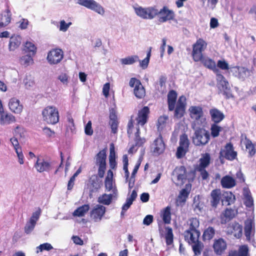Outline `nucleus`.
Segmentation results:
<instances>
[{"label":"nucleus","instance_id":"nucleus-19","mask_svg":"<svg viewBox=\"0 0 256 256\" xmlns=\"http://www.w3.org/2000/svg\"><path fill=\"white\" fill-rule=\"evenodd\" d=\"M102 181L100 180L96 175H92L90 178L88 184L90 191L91 192H96L100 188Z\"/></svg>","mask_w":256,"mask_h":256},{"label":"nucleus","instance_id":"nucleus-34","mask_svg":"<svg viewBox=\"0 0 256 256\" xmlns=\"http://www.w3.org/2000/svg\"><path fill=\"white\" fill-rule=\"evenodd\" d=\"M229 256H249L248 248L246 245L240 246L238 250L231 251Z\"/></svg>","mask_w":256,"mask_h":256},{"label":"nucleus","instance_id":"nucleus-26","mask_svg":"<svg viewBox=\"0 0 256 256\" xmlns=\"http://www.w3.org/2000/svg\"><path fill=\"white\" fill-rule=\"evenodd\" d=\"M221 192L220 189H215L212 191L210 193V204L213 208H216L219 204L221 199Z\"/></svg>","mask_w":256,"mask_h":256},{"label":"nucleus","instance_id":"nucleus-44","mask_svg":"<svg viewBox=\"0 0 256 256\" xmlns=\"http://www.w3.org/2000/svg\"><path fill=\"white\" fill-rule=\"evenodd\" d=\"M192 244V250L196 256H198L201 254V252L204 248L203 244L198 240Z\"/></svg>","mask_w":256,"mask_h":256},{"label":"nucleus","instance_id":"nucleus-60","mask_svg":"<svg viewBox=\"0 0 256 256\" xmlns=\"http://www.w3.org/2000/svg\"><path fill=\"white\" fill-rule=\"evenodd\" d=\"M168 119V117L166 116H160L158 120V127L160 128L161 126L162 128L163 126L166 124V120Z\"/></svg>","mask_w":256,"mask_h":256},{"label":"nucleus","instance_id":"nucleus-54","mask_svg":"<svg viewBox=\"0 0 256 256\" xmlns=\"http://www.w3.org/2000/svg\"><path fill=\"white\" fill-rule=\"evenodd\" d=\"M53 248L52 246L48 243H44L43 244H40L36 248L37 251L36 252L38 253L40 252H42L43 250H50Z\"/></svg>","mask_w":256,"mask_h":256},{"label":"nucleus","instance_id":"nucleus-20","mask_svg":"<svg viewBox=\"0 0 256 256\" xmlns=\"http://www.w3.org/2000/svg\"><path fill=\"white\" fill-rule=\"evenodd\" d=\"M110 124L112 129V132L114 134H116L118 131V122L116 110L114 108H112L110 110Z\"/></svg>","mask_w":256,"mask_h":256},{"label":"nucleus","instance_id":"nucleus-23","mask_svg":"<svg viewBox=\"0 0 256 256\" xmlns=\"http://www.w3.org/2000/svg\"><path fill=\"white\" fill-rule=\"evenodd\" d=\"M11 17L10 10L8 6L4 12L0 14V28H4L10 23Z\"/></svg>","mask_w":256,"mask_h":256},{"label":"nucleus","instance_id":"nucleus-45","mask_svg":"<svg viewBox=\"0 0 256 256\" xmlns=\"http://www.w3.org/2000/svg\"><path fill=\"white\" fill-rule=\"evenodd\" d=\"M165 234L166 242L167 245H170L173 242L174 235L172 228L169 226L166 228Z\"/></svg>","mask_w":256,"mask_h":256},{"label":"nucleus","instance_id":"nucleus-46","mask_svg":"<svg viewBox=\"0 0 256 256\" xmlns=\"http://www.w3.org/2000/svg\"><path fill=\"white\" fill-rule=\"evenodd\" d=\"M250 76V72L249 70L244 67H240L238 78L244 80L246 78Z\"/></svg>","mask_w":256,"mask_h":256},{"label":"nucleus","instance_id":"nucleus-52","mask_svg":"<svg viewBox=\"0 0 256 256\" xmlns=\"http://www.w3.org/2000/svg\"><path fill=\"white\" fill-rule=\"evenodd\" d=\"M246 150H248V154L250 156L254 155L256 153L255 148L252 142L249 140H246L245 143Z\"/></svg>","mask_w":256,"mask_h":256},{"label":"nucleus","instance_id":"nucleus-17","mask_svg":"<svg viewBox=\"0 0 256 256\" xmlns=\"http://www.w3.org/2000/svg\"><path fill=\"white\" fill-rule=\"evenodd\" d=\"M200 234V231L186 230L184 232V239L191 244L198 240Z\"/></svg>","mask_w":256,"mask_h":256},{"label":"nucleus","instance_id":"nucleus-56","mask_svg":"<svg viewBox=\"0 0 256 256\" xmlns=\"http://www.w3.org/2000/svg\"><path fill=\"white\" fill-rule=\"evenodd\" d=\"M185 110V108L182 106H176V108L174 111V116L177 118H182L184 114Z\"/></svg>","mask_w":256,"mask_h":256},{"label":"nucleus","instance_id":"nucleus-50","mask_svg":"<svg viewBox=\"0 0 256 256\" xmlns=\"http://www.w3.org/2000/svg\"><path fill=\"white\" fill-rule=\"evenodd\" d=\"M179 144L180 146H182L187 148H188L190 142L188 136L186 134H183L180 136Z\"/></svg>","mask_w":256,"mask_h":256},{"label":"nucleus","instance_id":"nucleus-58","mask_svg":"<svg viewBox=\"0 0 256 256\" xmlns=\"http://www.w3.org/2000/svg\"><path fill=\"white\" fill-rule=\"evenodd\" d=\"M35 226L34 224L28 221L24 227L25 232L27 234H30L34 229Z\"/></svg>","mask_w":256,"mask_h":256},{"label":"nucleus","instance_id":"nucleus-32","mask_svg":"<svg viewBox=\"0 0 256 256\" xmlns=\"http://www.w3.org/2000/svg\"><path fill=\"white\" fill-rule=\"evenodd\" d=\"M21 40L22 38L19 36H12L10 38L8 44L10 50L13 51L18 48L21 44Z\"/></svg>","mask_w":256,"mask_h":256},{"label":"nucleus","instance_id":"nucleus-40","mask_svg":"<svg viewBox=\"0 0 256 256\" xmlns=\"http://www.w3.org/2000/svg\"><path fill=\"white\" fill-rule=\"evenodd\" d=\"M32 56V54H28L20 57L19 60L20 64L25 66L32 64L34 63L32 56Z\"/></svg>","mask_w":256,"mask_h":256},{"label":"nucleus","instance_id":"nucleus-15","mask_svg":"<svg viewBox=\"0 0 256 256\" xmlns=\"http://www.w3.org/2000/svg\"><path fill=\"white\" fill-rule=\"evenodd\" d=\"M191 185L186 184L184 188H182L179 193L176 199L177 205H183L186 202L190 193Z\"/></svg>","mask_w":256,"mask_h":256},{"label":"nucleus","instance_id":"nucleus-64","mask_svg":"<svg viewBox=\"0 0 256 256\" xmlns=\"http://www.w3.org/2000/svg\"><path fill=\"white\" fill-rule=\"evenodd\" d=\"M153 216L150 214L147 215L143 220V224L146 226H149L153 222Z\"/></svg>","mask_w":256,"mask_h":256},{"label":"nucleus","instance_id":"nucleus-59","mask_svg":"<svg viewBox=\"0 0 256 256\" xmlns=\"http://www.w3.org/2000/svg\"><path fill=\"white\" fill-rule=\"evenodd\" d=\"M40 214V210H38L34 212L30 218L29 222H32L36 224V222L38 220Z\"/></svg>","mask_w":256,"mask_h":256},{"label":"nucleus","instance_id":"nucleus-47","mask_svg":"<svg viewBox=\"0 0 256 256\" xmlns=\"http://www.w3.org/2000/svg\"><path fill=\"white\" fill-rule=\"evenodd\" d=\"M190 228L188 230L192 231H199L198 228L200 226V222L198 219L196 218H192L189 220Z\"/></svg>","mask_w":256,"mask_h":256},{"label":"nucleus","instance_id":"nucleus-1","mask_svg":"<svg viewBox=\"0 0 256 256\" xmlns=\"http://www.w3.org/2000/svg\"><path fill=\"white\" fill-rule=\"evenodd\" d=\"M200 126H196V124H192L191 126L194 130L192 137V143L196 146H199L206 144L210 139L209 132L203 128H200Z\"/></svg>","mask_w":256,"mask_h":256},{"label":"nucleus","instance_id":"nucleus-62","mask_svg":"<svg viewBox=\"0 0 256 256\" xmlns=\"http://www.w3.org/2000/svg\"><path fill=\"white\" fill-rule=\"evenodd\" d=\"M10 141L14 146L15 151H16V150H21V148L20 146L19 142H18V139L15 137H12L10 139Z\"/></svg>","mask_w":256,"mask_h":256},{"label":"nucleus","instance_id":"nucleus-53","mask_svg":"<svg viewBox=\"0 0 256 256\" xmlns=\"http://www.w3.org/2000/svg\"><path fill=\"white\" fill-rule=\"evenodd\" d=\"M222 130V128L220 126L216 125V124H212L210 128L212 136L214 138L218 136Z\"/></svg>","mask_w":256,"mask_h":256},{"label":"nucleus","instance_id":"nucleus-14","mask_svg":"<svg viewBox=\"0 0 256 256\" xmlns=\"http://www.w3.org/2000/svg\"><path fill=\"white\" fill-rule=\"evenodd\" d=\"M173 175L176 176L178 181L177 185L184 184L187 178L186 168L184 166L176 167L173 172Z\"/></svg>","mask_w":256,"mask_h":256},{"label":"nucleus","instance_id":"nucleus-61","mask_svg":"<svg viewBox=\"0 0 256 256\" xmlns=\"http://www.w3.org/2000/svg\"><path fill=\"white\" fill-rule=\"evenodd\" d=\"M140 84H142L140 80L134 78H131L129 82L130 86L132 88L134 87V88H136V86H140Z\"/></svg>","mask_w":256,"mask_h":256},{"label":"nucleus","instance_id":"nucleus-13","mask_svg":"<svg viewBox=\"0 0 256 256\" xmlns=\"http://www.w3.org/2000/svg\"><path fill=\"white\" fill-rule=\"evenodd\" d=\"M113 172L112 170H109L107 172V176L104 180V185L106 190L108 191H112V194L117 195L118 190L116 186L113 183Z\"/></svg>","mask_w":256,"mask_h":256},{"label":"nucleus","instance_id":"nucleus-11","mask_svg":"<svg viewBox=\"0 0 256 256\" xmlns=\"http://www.w3.org/2000/svg\"><path fill=\"white\" fill-rule=\"evenodd\" d=\"M106 207L103 206L96 205L90 212V218L94 222H100L106 212Z\"/></svg>","mask_w":256,"mask_h":256},{"label":"nucleus","instance_id":"nucleus-27","mask_svg":"<svg viewBox=\"0 0 256 256\" xmlns=\"http://www.w3.org/2000/svg\"><path fill=\"white\" fill-rule=\"evenodd\" d=\"M210 114L212 120L216 124L220 122L224 118V114L216 108L210 109Z\"/></svg>","mask_w":256,"mask_h":256},{"label":"nucleus","instance_id":"nucleus-29","mask_svg":"<svg viewBox=\"0 0 256 256\" xmlns=\"http://www.w3.org/2000/svg\"><path fill=\"white\" fill-rule=\"evenodd\" d=\"M177 98V94L176 91L171 90L168 94V110L172 111L174 110L176 100Z\"/></svg>","mask_w":256,"mask_h":256},{"label":"nucleus","instance_id":"nucleus-37","mask_svg":"<svg viewBox=\"0 0 256 256\" xmlns=\"http://www.w3.org/2000/svg\"><path fill=\"white\" fill-rule=\"evenodd\" d=\"M116 196V195L113 194H104L99 196L98 198V202L105 205H109L111 203L112 198L115 197Z\"/></svg>","mask_w":256,"mask_h":256},{"label":"nucleus","instance_id":"nucleus-51","mask_svg":"<svg viewBox=\"0 0 256 256\" xmlns=\"http://www.w3.org/2000/svg\"><path fill=\"white\" fill-rule=\"evenodd\" d=\"M135 142L136 146H142L146 142L145 138H140V136L139 128H137L136 132L135 134Z\"/></svg>","mask_w":256,"mask_h":256},{"label":"nucleus","instance_id":"nucleus-48","mask_svg":"<svg viewBox=\"0 0 256 256\" xmlns=\"http://www.w3.org/2000/svg\"><path fill=\"white\" fill-rule=\"evenodd\" d=\"M134 91L135 96L138 98H142L145 95V90L142 84L136 86Z\"/></svg>","mask_w":256,"mask_h":256},{"label":"nucleus","instance_id":"nucleus-9","mask_svg":"<svg viewBox=\"0 0 256 256\" xmlns=\"http://www.w3.org/2000/svg\"><path fill=\"white\" fill-rule=\"evenodd\" d=\"M236 152L234 150L232 144L231 143H228L226 144L224 149L220 150L219 158L221 161L224 158L232 160L236 158Z\"/></svg>","mask_w":256,"mask_h":256},{"label":"nucleus","instance_id":"nucleus-63","mask_svg":"<svg viewBox=\"0 0 256 256\" xmlns=\"http://www.w3.org/2000/svg\"><path fill=\"white\" fill-rule=\"evenodd\" d=\"M85 133L86 135L92 136L93 134V130L92 128V122L89 121L85 126Z\"/></svg>","mask_w":256,"mask_h":256},{"label":"nucleus","instance_id":"nucleus-35","mask_svg":"<svg viewBox=\"0 0 256 256\" xmlns=\"http://www.w3.org/2000/svg\"><path fill=\"white\" fill-rule=\"evenodd\" d=\"M106 152L102 150L96 156V164L98 166H106Z\"/></svg>","mask_w":256,"mask_h":256},{"label":"nucleus","instance_id":"nucleus-24","mask_svg":"<svg viewBox=\"0 0 256 256\" xmlns=\"http://www.w3.org/2000/svg\"><path fill=\"white\" fill-rule=\"evenodd\" d=\"M150 112L148 106L144 107L138 112L137 118L138 124L142 126H144L147 122L148 114Z\"/></svg>","mask_w":256,"mask_h":256},{"label":"nucleus","instance_id":"nucleus-18","mask_svg":"<svg viewBox=\"0 0 256 256\" xmlns=\"http://www.w3.org/2000/svg\"><path fill=\"white\" fill-rule=\"evenodd\" d=\"M227 247L226 242L222 238L216 240L213 244L214 252L218 255L222 254Z\"/></svg>","mask_w":256,"mask_h":256},{"label":"nucleus","instance_id":"nucleus-25","mask_svg":"<svg viewBox=\"0 0 256 256\" xmlns=\"http://www.w3.org/2000/svg\"><path fill=\"white\" fill-rule=\"evenodd\" d=\"M34 167L37 171L40 172L48 171L50 168V164L48 162L45 161L44 159L38 158L34 164Z\"/></svg>","mask_w":256,"mask_h":256},{"label":"nucleus","instance_id":"nucleus-16","mask_svg":"<svg viewBox=\"0 0 256 256\" xmlns=\"http://www.w3.org/2000/svg\"><path fill=\"white\" fill-rule=\"evenodd\" d=\"M153 152L156 154H160L162 153L165 149V145L161 136L156 138L152 146Z\"/></svg>","mask_w":256,"mask_h":256},{"label":"nucleus","instance_id":"nucleus-21","mask_svg":"<svg viewBox=\"0 0 256 256\" xmlns=\"http://www.w3.org/2000/svg\"><path fill=\"white\" fill-rule=\"evenodd\" d=\"M228 232L236 238H240L242 235V226L237 222H232L229 224L227 228Z\"/></svg>","mask_w":256,"mask_h":256},{"label":"nucleus","instance_id":"nucleus-2","mask_svg":"<svg viewBox=\"0 0 256 256\" xmlns=\"http://www.w3.org/2000/svg\"><path fill=\"white\" fill-rule=\"evenodd\" d=\"M136 15L143 20H152L157 16L158 8L156 6L142 7L136 4L132 6Z\"/></svg>","mask_w":256,"mask_h":256},{"label":"nucleus","instance_id":"nucleus-31","mask_svg":"<svg viewBox=\"0 0 256 256\" xmlns=\"http://www.w3.org/2000/svg\"><path fill=\"white\" fill-rule=\"evenodd\" d=\"M244 204L246 207L251 208L254 205V200L248 188L243 189Z\"/></svg>","mask_w":256,"mask_h":256},{"label":"nucleus","instance_id":"nucleus-36","mask_svg":"<svg viewBox=\"0 0 256 256\" xmlns=\"http://www.w3.org/2000/svg\"><path fill=\"white\" fill-rule=\"evenodd\" d=\"M37 48L36 46L32 42H26L23 48V50L32 56H35Z\"/></svg>","mask_w":256,"mask_h":256},{"label":"nucleus","instance_id":"nucleus-38","mask_svg":"<svg viewBox=\"0 0 256 256\" xmlns=\"http://www.w3.org/2000/svg\"><path fill=\"white\" fill-rule=\"evenodd\" d=\"M235 200V196L232 192H225L222 194V203L225 202L228 203V205H230L234 203Z\"/></svg>","mask_w":256,"mask_h":256},{"label":"nucleus","instance_id":"nucleus-33","mask_svg":"<svg viewBox=\"0 0 256 256\" xmlns=\"http://www.w3.org/2000/svg\"><path fill=\"white\" fill-rule=\"evenodd\" d=\"M236 212L231 208H226L223 213L222 217V223L226 224L228 222L232 219L236 214Z\"/></svg>","mask_w":256,"mask_h":256},{"label":"nucleus","instance_id":"nucleus-22","mask_svg":"<svg viewBox=\"0 0 256 256\" xmlns=\"http://www.w3.org/2000/svg\"><path fill=\"white\" fill-rule=\"evenodd\" d=\"M254 232V223L252 220L248 219L244 224L245 236L248 240H250L251 236H253Z\"/></svg>","mask_w":256,"mask_h":256},{"label":"nucleus","instance_id":"nucleus-49","mask_svg":"<svg viewBox=\"0 0 256 256\" xmlns=\"http://www.w3.org/2000/svg\"><path fill=\"white\" fill-rule=\"evenodd\" d=\"M162 220L166 224H169L170 222V209L168 206L164 210L162 214Z\"/></svg>","mask_w":256,"mask_h":256},{"label":"nucleus","instance_id":"nucleus-28","mask_svg":"<svg viewBox=\"0 0 256 256\" xmlns=\"http://www.w3.org/2000/svg\"><path fill=\"white\" fill-rule=\"evenodd\" d=\"M220 183L223 188H233L236 184L235 180L229 176H224L221 180Z\"/></svg>","mask_w":256,"mask_h":256},{"label":"nucleus","instance_id":"nucleus-8","mask_svg":"<svg viewBox=\"0 0 256 256\" xmlns=\"http://www.w3.org/2000/svg\"><path fill=\"white\" fill-rule=\"evenodd\" d=\"M16 122V117L12 114L5 112L0 99V124L2 126L10 124Z\"/></svg>","mask_w":256,"mask_h":256},{"label":"nucleus","instance_id":"nucleus-12","mask_svg":"<svg viewBox=\"0 0 256 256\" xmlns=\"http://www.w3.org/2000/svg\"><path fill=\"white\" fill-rule=\"evenodd\" d=\"M8 106L10 110L15 114H20L23 111V105L16 98L14 97L10 100Z\"/></svg>","mask_w":256,"mask_h":256},{"label":"nucleus","instance_id":"nucleus-57","mask_svg":"<svg viewBox=\"0 0 256 256\" xmlns=\"http://www.w3.org/2000/svg\"><path fill=\"white\" fill-rule=\"evenodd\" d=\"M217 66L218 68L222 70H228L230 68L228 64L224 60H218L217 63Z\"/></svg>","mask_w":256,"mask_h":256},{"label":"nucleus","instance_id":"nucleus-6","mask_svg":"<svg viewBox=\"0 0 256 256\" xmlns=\"http://www.w3.org/2000/svg\"><path fill=\"white\" fill-rule=\"evenodd\" d=\"M207 46L206 42L202 39L199 38L193 45L192 55L195 62H198L202 60V52L204 50Z\"/></svg>","mask_w":256,"mask_h":256},{"label":"nucleus","instance_id":"nucleus-7","mask_svg":"<svg viewBox=\"0 0 256 256\" xmlns=\"http://www.w3.org/2000/svg\"><path fill=\"white\" fill-rule=\"evenodd\" d=\"M157 16H158V21L160 22H164L174 20L175 14L172 10H170L166 6H164L160 10L158 8Z\"/></svg>","mask_w":256,"mask_h":256},{"label":"nucleus","instance_id":"nucleus-41","mask_svg":"<svg viewBox=\"0 0 256 256\" xmlns=\"http://www.w3.org/2000/svg\"><path fill=\"white\" fill-rule=\"evenodd\" d=\"M138 61H139V58L136 55L129 56L120 60L122 64L124 65L132 64Z\"/></svg>","mask_w":256,"mask_h":256},{"label":"nucleus","instance_id":"nucleus-30","mask_svg":"<svg viewBox=\"0 0 256 256\" xmlns=\"http://www.w3.org/2000/svg\"><path fill=\"white\" fill-rule=\"evenodd\" d=\"M210 154L208 153L204 154L200 158L199 164L196 166V168L205 169L207 168L210 164Z\"/></svg>","mask_w":256,"mask_h":256},{"label":"nucleus","instance_id":"nucleus-10","mask_svg":"<svg viewBox=\"0 0 256 256\" xmlns=\"http://www.w3.org/2000/svg\"><path fill=\"white\" fill-rule=\"evenodd\" d=\"M63 56L62 50L54 48L48 52L47 56V60L50 64H57L61 61Z\"/></svg>","mask_w":256,"mask_h":256},{"label":"nucleus","instance_id":"nucleus-3","mask_svg":"<svg viewBox=\"0 0 256 256\" xmlns=\"http://www.w3.org/2000/svg\"><path fill=\"white\" fill-rule=\"evenodd\" d=\"M42 120L48 124H54L59 120L58 110L54 106H48L42 111Z\"/></svg>","mask_w":256,"mask_h":256},{"label":"nucleus","instance_id":"nucleus-42","mask_svg":"<svg viewBox=\"0 0 256 256\" xmlns=\"http://www.w3.org/2000/svg\"><path fill=\"white\" fill-rule=\"evenodd\" d=\"M89 208V205L84 204L76 209L74 211L73 214L74 216H82L88 210Z\"/></svg>","mask_w":256,"mask_h":256},{"label":"nucleus","instance_id":"nucleus-55","mask_svg":"<svg viewBox=\"0 0 256 256\" xmlns=\"http://www.w3.org/2000/svg\"><path fill=\"white\" fill-rule=\"evenodd\" d=\"M188 148H183L182 146H178L177 148V151L176 152V156L177 158H180L184 156L187 152Z\"/></svg>","mask_w":256,"mask_h":256},{"label":"nucleus","instance_id":"nucleus-4","mask_svg":"<svg viewBox=\"0 0 256 256\" xmlns=\"http://www.w3.org/2000/svg\"><path fill=\"white\" fill-rule=\"evenodd\" d=\"M188 110L190 118L194 120L192 124H196V126L202 125L206 119L203 116L202 108L199 106H191Z\"/></svg>","mask_w":256,"mask_h":256},{"label":"nucleus","instance_id":"nucleus-43","mask_svg":"<svg viewBox=\"0 0 256 256\" xmlns=\"http://www.w3.org/2000/svg\"><path fill=\"white\" fill-rule=\"evenodd\" d=\"M215 234L214 229L211 226H209L204 232L202 238L204 240H210L213 238Z\"/></svg>","mask_w":256,"mask_h":256},{"label":"nucleus","instance_id":"nucleus-5","mask_svg":"<svg viewBox=\"0 0 256 256\" xmlns=\"http://www.w3.org/2000/svg\"><path fill=\"white\" fill-rule=\"evenodd\" d=\"M217 86L220 91L223 92V94L226 96V98L232 96L230 88L228 82L225 78L220 74V72L216 73Z\"/></svg>","mask_w":256,"mask_h":256},{"label":"nucleus","instance_id":"nucleus-39","mask_svg":"<svg viewBox=\"0 0 256 256\" xmlns=\"http://www.w3.org/2000/svg\"><path fill=\"white\" fill-rule=\"evenodd\" d=\"M203 63V64L206 67L212 70L215 72L218 73L220 72V70L216 68V64L215 62L210 58H204L201 60Z\"/></svg>","mask_w":256,"mask_h":256}]
</instances>
